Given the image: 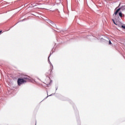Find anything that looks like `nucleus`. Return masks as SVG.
I'll return each mask as SVG.
<instances>
[{"mask_svg":"<svg viewBox=\"0 0 125 125\" xmlns=\"http://www.w3.org/2000/svg\"><path fill=\"white\" fill-rule=\"evenodd\" d=\"M17 83L18 85H21V84H23V83H27V80H25V79H23L21 78H19Z\"/></svg>","mask_w":125,"mask_h":125,"instance_id":"obj_1","label":"nucleus"},{"mask_svg":"<svg viewBox=\"0 0 125 125\" xmlns=\"http://www.w3.org/2000/svg\"><path fill=\"white\" fill-rule=\"evenodd\" d=\"M52 70H53V65L51 64L47 68V74L48 75H51L52 74Z\"/></svg>","mask_w":125,"mask_h":125,"instance_id":"obj_2","label":"nucleus"},{"mask_svg":"<svg viewBox=\"0 0 125 125\" xmlns=\"http://www.w3.org/2000/svg\"><path fill=\"white\" fill-rule=\"evenodd\" d=\"M51 81H50V78L48 77L46 79H45L44 83L45 84H47V85H48V84H50Z\"/></svg>","mask_w":125,"mask_h":125,"instance_id":"obj_3","label":"nucleus"},{"mask_svg":"<svg viewBox=\"0 0 125 125\" xmlns=\"http://www.w3.org/2000/svg\"><path fill=\"white\" fill-rule=\"evenodd\" d=\"M120 10H121V8H119L118 9L116 12L114 13L115 15H117V14H118V13H119V11H120Z\"/></svg>","mask_w":125,"mask_h":125,"instance_id":"obj_4","label":"nucleus"},{"mask_svg":"<svg viewBox=\"0 0 125 125\" xmlns=\"http://www.w3.org/2000/svg\"><path fill=\"white\" fill-rule=\"evenodd\" d=\"M22 79L25 80V81H26V82L29 81V79L27 77H24Z\"/></svg>","mask_w":125,"mask_h":125,"instance_id":"obj_5","label":"nucleus"},{"mask_svg":"<svg viewBox=\"0 0 125 125\" xmlns=\"http://www.w3.org/2000/svg\"><path fill=\"white\" fill-rule=\"evenodd\" d=\"M119 15L121 17V18H122L123 17V13H122L121 12L119 13Z\"/></svg>","mask_w":125,"mask_h":125,"instance_id":"obj_6","label":"nucleus"},{"mask_svg":"<svg viewBox=\"0 0 125 125\" xmlns=\"http://www.w3.org/2000/svg\"><path fill=\"white\" fill-rule=\"evenodd\" d=\"M109 44H112V42H111V41H109Z\"/></svg>","mask_w":125,"mask_h":125,"instance_id":"obj_7","label":"nucleus"},{"mask_svg":"<svg viewBox=\"0 0 125 125\" xmlns=\"http://www.w3.org/2000/svg\"><path fill=\"white\" fill-rule=\"evenodd\" d=\"M114 24H115V25H117V24L116 23V22H115V21L113 22Z\"/></svg>","mask_w":125,"mask_h":125,"instance_id":"obj_8","label":"nucleus"},{"mask_svg":"<svg viewBox=\"0 0 125 125\" xmlns=\"http://www.w3.org/2000/svg\"><path fill=\"white\" fill-rule=\"evenodd\" d=\"M112 21L114 22L115 21L114 20V19H112Z\"/></svg>","mask_w":125,"mask_h":125,"instance_id":"obj_9","label":"nucleus"},{"mask_svg":"<svg viewBox=\"0 0 125 125\" xmlns=\"http://www.w3.org/2000/svg\"><path fill=\"white\" fill-rule=\"evenodd\" d=\"M1 32H2L1 31H0V33H1Z\"/></svg>","mask_w":125,"mask_h":125,"instance_id":"obj_10","label":"nucleus"}]
</instances>
